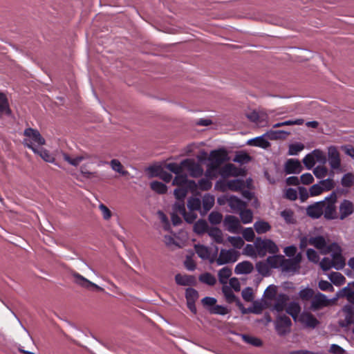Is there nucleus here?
Masks as SVG:
<instances>
[{"instance_id":"f257e3e1","label":"nucleus","mask_w":354,"mask_h":354,"mask_svg":"<svg viewBox=\"0 0 354 354\" xmlns=\"http://www.w3.org/2000/svg\"><path fill=\"white\" fill-rule=\"evenodd\" d=\"M335 248L331 251L330 257H324L319 263L321 268L327 271L332 268L336 270H341L345 266V261L342 255V250L337 244H334L332 248Z\"/></svg>"},{"instance_id":"f03ea898","label":"nucleus","mask_w":354,"mask_h":354,"mask_svg":"<svg viewBox=\"0 0 354 354\" xmlns=\"http://www.w3.org/2000/svg\"><path fill=\"white\" fill-rule=\"evenodd\" d=\"M228 160L227 153L224 149L213 150L210 152L208 160L209 163L205 172V176H211L223 162Z\"/></svg>"},{"instance_id":"7ed1b4c3","label":"nucleus","mask_w":354,"mask_h":354,"mask_svg":"<svg viewBox=\"0 0 354 354\" xmlns=\"http://www.w3.org/2000/svg\"><path fill=\"white\" fill-rule=\"evenodd\" d=\"M24 134L25 138L23 144L27 147L31 149L34 153H39L35 146L44 145L45 144L44 138L41 136L38 130L32 128H28L24 130Z\"/></svg>"},{"instance_id":"20e7f679","label":"nucleus","mask_w":354,"mask_h":354,"mask_svg":"<svg viewBox=\"0 0 354 354\" xmlns=\"http://www.w3.org/2000/svg\"><path fill=\"white\" fill-rule=\"evenodd\" d=\"M337 198V194L333 192L326 197L324 201H322V202H323V214L328 220L338 218V214L336 211L335 206Z\"/></svg>"},{"instance_id":"39448f33","label":"nucleus","mask_w":354,"mask_h":354,"mask_svg":"<svg viewBox=\"0 0 354 354\" xmlns=\"http://www.w3.org/2000/svg\"><path fill=\"white\" fill-rule=\"evenodd\" d=\"M337 301V297L335 296L332 299H328L324 294L318 292L315 294L311 300L310 309L313 311H317L334 305Z\"/></svg>"},{"instance_id":"423d86ee","label":"nucleus","mask_w":354,"mask_h":354,"mask_svg":"<svg viewBox=\"0 0 354 354\" xmlns=\"http://www.w3.org/2000/svg\"><path fill=\"white\" fill-rule=\"evenodd\" d=\"M338 324L342 328L354 325V304H346L339 312Z\"/></svg>"},{"instance_id":"0eeeda50","label":"nucleus","mask_w":354,"mask_h":354,"mask_svg":"<svg viewBox=\"0 0 354 354\" xmlns=\"http://www.w3.org/2000/svg\"><path fill=\"white\" fill-rule=\"evenodd\" d=\"M257 254L259 257H264L267 253L276 254L279 252L277 245L270 239H256Z\"/></svg>"},{"instance_id":"6e6552de","label":"nucleus","mask_w":354,"mask_h":354,"mask_svg":"<svg viewBox=\"0 0 354 354\" xmlns=\"http://www.w3.org/2000/svg\"><path fill=\"white\" fill-rule=\"evenodd\" d=\"M328 160L332 171L337 173H342L344 169L342 167L340 153L335 146L328 147Z\"/></svg>"},{"instance_id":"1a4fd4ad","label":"nucleus","mask_w":354,"mask_h":354,"mask_svg":"<svg viewBox=\"0 0 354 354\" xmlns=\"http://www.w3.org/2000/svg\"><path fill=\"white\" fill-rule=\"evenodd\" d=\"M308 243L309 245H313L323 254L330 253L331 251L335 250V248H332V246L335 243H328L322 236L310 237Z\"/></svg>"},{"instance_id":"9d476101","label":"nucleus","mask_w":354,"mask_h":354,"mask_svg":"<svg viewBox=\"0 0 354 354\" xmlns=\"http://www.w3.org/2000/svg\"><path fill=\"white\" fill-rule=\"evenodd\" d=\"M60 154L66 162L75 167H78L82 161L91 160L95 157L94 155L84 151L74 157H71L69 154L64 151H61Z\"/></svg>"},{"instance_id":"9b49d317","label":"nucleus","mask_w":354,"mask_h":354,"mask_svg":"<svg viewBox=\"0 0 354 354\" xmlns=\"http://www.w3.org/2000/svg\"><path fill=\"white\" fill-rule=\"evenodd\" d=\"M301 261V254H297L293 259H285L282 262L281 270L288 273H295L299 269V263Z\"/></svg>"},{"instance_id":"f8f14e48","label":"nucleus","mask_w":354,"mask_h":354,"mask_svg":"<svg viewBox=\"0 0 354 354\" xmlns=\"http://www.w3.org/2000/svg\"><path fill=\"white\" fill-rule=\"evenodd\" d=\"M239 252L233 249H222L216 259L218 265H223L229 263H234L237 261Z\"/></svg>"},{"instance_id":"ddd939ff","label":"nucleus","mask_w":354,"mask_h":354,"mask_svg":"<svg viewBox=\"0 0 354 354\" xmlns=\"http://www.w3.org/2000/svg\"><path fill=\"white\" fill-rule=\"evenodd\" d=\"M292 322L287 316L279 317L275 322V329L278 335L283 336L290 333Z\"/></svg>"},{"instance_id":"4468645a","label":"nucleus","mask_w":354,"mask_h":354,"mask_svg":"<svg viewBox=\"0 0 354 354\" xmlns=\"http://www.w3.org/2000/svg\"><path fill=\"white\" fill-rule=\"evenodd\" d=\"M172 185L189 187V190L192 192H194L197 188L196 183L194 180H188L187 176L182 173L176 175L172 181Z\"/></svg>"},{"instance_id":"2eb2a0df","label":"nucleus","mask_w":354,"mask_h":354,"mask_svg":"<svg viewBox=\"0 0 354 354\" xmlns=\"http://www.w3.org/2000/svg\"><path fill=\"white\" fill-rule=\"evenodd\" d=\"M223 225L226 230L231 233H239L241 225L238 218L232 215H227L223 220Z\"/></svg>"},{"instance_id":"dca6fc26","label":"nucleus","mask_w":354,"mask_h":354,"mask_svg":"<svg viewBox=\"0 0 354 354\" xmlns=\"http://www.w3.org/2000/svg\"><path fill=\"white\" fill-rule=\"evenodd\" d=\"M184 168L189 172L191 176L197 178L203 175V169L201 166L192 159H185L182 161Z\"/></svg>"},{"instance_id":"f3484780","label":"nucleus","mask_w":354,"mask_h":354,"mask_svg":"<svg viewBox=\"0 0 354 354\" xmlns=\"http://www.w3.org/2000/svg\"><path fill=\"white\" fill-rule=\"evenodd\" d=\"M354 212V204L348 201L344 200L341 202L339 206L338 218L340 220H344L348 216Z\"/></svg>"},{"instance_id":"a211bd4d","label":"nucleus","mask_w":354,"mask_h":354,"mask_svg":"<svg viewBox=\"0 0 354 354\" xmlns=\"http://www.w3.org/2000/svg\"><path fill=\"white\" fill-rule=\"evenodd\" d=\"M301 324L308 328H315L319 322L317 319L309 312H303L297 319Z\"/></svg>"},{"instance_id":"6ab92c4d","label":"nucleus","mask_w":354,"mask_h":354,"mask_svg":"<svg viewBox=\"0 0 354 354\" xmlns=\"http://www.w3.org/2000/svg\"><path fill=\"white\" fill-rule=\"evenodd\" d=\"M72 276L74 278V281L75 283L78 284L79 286L85 288H90L91 287L95 288L96 290L99 291H103L104 289L97 284L90 281L83 276H82L80 274L77 272H73Z\"/></svg>"},{"instance_id":"aec40b11","label":"nucleus","mask_w":354,"mask_h":354,"mask_svg":"<svg viewBox=\"0 0 354 354\" xmlns=\"http://www.w3.org/2000/svg\"><path fill=\"white\" fill-rule=\"evenodd\" d=\"M307 214L313 218H318L323 214V202L319 201L309 205L306 209Z\"/></svg>"},{"instance_id":"412c9836","label":"nucleus","mask_w":354,"mask_h":354,"mask_svg":"<svg viewBox=\"0 0 354 354\" xmlns=\"http://www.w3.org/2000/svg\"><path fill=\"white\" fill-rule=\"evenodd\" d=\"M227 201L234 212H239L246 207V203L245 202L234 196H230Z\"/></svg>"},{"instance_id":"4be33fe9","label":"nucleus","mask_w":354,"mask_h":354,"mask_svg":"<svg viewBox=\"0 0 354 354\" xmlns=\"http://www.w3.org/2000/svg\"><path fill=\"white\" fill-rule=\"evenodd\" d=\"M253 270V264L248 261H244L236 264L234 272L236 274H248L251 273Z\"/></svg>"},{"instance_id":"5701e85b","label":"nucleus","mask_w":354,"mask_h":354,"mask_svg":"<svg viewBox=\"0 0 354 354\" xmlns=\"http://www.w3.org/2000/svg\"><path fill=\"white\" fill-rule=\"evenodd\" d=\"M222 291L227 302H236L237 306L240 308L242 307V304L240 302L239 299L236 298L232 291V289H231L227 284L223 285Z\"/></svg>"},{"instance_id":"b1692460","label":"nucleus","mask_w":354,"mask_h":354,"mask_svg":"<svg viewBox=\"0 0 354 354\" xmlns=\"http://www.w3.org/2000/svg\"><path fill=\"white\" fill-rule=\"evenodd\" d=\"M301 166L299 160L290 159L285 165V171L287 174H299Z\"/></svg>"},{"instance_id":"393cba45","label":"nucleus","mask_w":354,"mask_h":354,"mask_svg":"<svg viewBox=\"0 0 354 354\" xmlns=\"http://www.w3.org/2000/svg\"><path fill=\"white\" fill-rule=\"evenodd\" d=\"M266 136H258L254 138L248 140L247 144L250 146L259 147L263 149H266L270 147V142L265 138Z\"/></svg>"},{"instance_id":"a878e982","label":"nucleus","mask_w":354,"mask_h":354,"mask_svg":"<svg viewBox=\"0 0 354 354\" xmlns=\"http://www.w3.org/2000/svg\"><path fill=\"white\" fill-rule=\"evenodd\" d=\"M220 174L223 178L237 176L239 175V170L235 165L232 163H228L220 169Z\"/></svg>"},{"instance_id":"bb28decb","label":"nucleus","mask_w":354,"mask_h":354,"mask_svg":"<svg viewBox=\"0 0 354 354\" xmlns=\"http://www.w3.org/2000/svg\"><path fill=\"white\" fill-rule=\"evenodd\" d=\"M335 297H337V299L340 297H346L350 302L349 304H354V291L348 286L338 291Z\"/></svg>"},{"instance_id":"cd10ccee","label":"nucleus","mask_w":354,"mask_h":354,"mask_svg":"<svg viewBox=\"0 0 354 354\" xmlns=\"http://www.w3.org/2000/svg\"><path fill=\"white\" fill-rule=\"evenodd\" d=\"M286 312L293 318L295 321H297L299 317V313L301 312V307L297 302L292 301L290 302L287 308Z\"/></svg>"},{"instance_id":"c85d7f7f","label":"nucleus","mask_w":354,"mask_h":354,"mask_svg":"<svg viewBox=\"0 0 354 354\" xmlns=\"http://www.w3.org/2000/svg\"><path fill=\"white\" fill-rule=\"evenodd\" d=\"M207 234L216 243H223V235L219 228L216 227H209L207 230Z\"/></svg>"},{"instance_id":"c756f323","label":"nucleus","mask_w":354,"mask_h":354,"mask_svg":"<svg viewBox=\"0 0 354 354\" xmlns=\"http://www.w3.org/2000/svg\"><path fill=\"white\" fill-rule=\"evenodd\" d=\"M225 185L228 189L234 192L241 191L245 188V182L241 179H235L226 181Z\"/></svg>"},{"instance_id":"7c9ffc66","label":"nucleus","mask_w":354,"mask_h":354,"mask_svg":"<svg viewBox=\"0 0 354 354\" xmlns=\"http://www.w3.org/2000/svg\"><path fill=\"white\" fill-rule=\"evenodd\" d=\"M11 110L10 109L8 100L6 95L0 92V118L3 115H10Z\"/></svg>"},{"instance_id":"2f4dec72","label":"nucleus","mask_w":354,"mask_h":354,"mask_svg":"<svg viewBox=\"0 0 354 354\" xmlns=\"http://www.w3.org/2000/svg\"><path fill=\"white\" fill-rule=\"evenodd\" d=\"M179 212L183 216L185 220L189 223H193L196 218H197V214L195 213V211L189 210V212H187L185 208L184 203L178 205Z\"/></svg>"},{"instance_id":"473e14b6","label":"nucleus","mask_w":354,"mask_h":354,"mask_svg":"<svg viewBox=\"0 0 354 354\" xmlns=\"http://www.w3.org/2000/svg\"><path fill=\"white\" fill-rule=\"evenodd\" d=\"M264 308V306L262 302L259 301H254L252 303V306L248 308H242L241 310L243 313H252L257 315L261 314Z\"/></svg>"},{"instance_id":"72a5a7b5","label":"nucleus","mask_w":354,"mask_h":354,"mask_svg":"<svg viewBox=\"0 0 354 354\" xmlns=\"http://www.w3.org/2000/svg\"><path fill=\"white\" fill-rule=\"evenodd\" d=\"M283 259L284 257L283 255H273L268 257L266 260L270 268H281Z\"/></svg>"},{"instance_id":"f704fd0d","label":"nucleus","mask_w":354,"mask_h":354,"mask_svg":"<svg viewBox=\"0 0 354 354\" xmlns=\"http://www.w3.org/2000/svg\"><path fill=\"white\" fill-rule=\"evenodd\" d=\"M330 281L336 286L343 285L346 282L345 277L339 272H332L328 275Z\"/></svg>"},{"instance_id":"c9c22d12","label":"nucleus","mask_w":354,"mask_h":354,"mask_svg":"<svg viewBox=\"0 0 354 354\" xmlns=\"http://www.w3.org/2000/svg\"><path fill=\"white\" fill-rule=\"evenodd\" d=\"M189 187H177L174 190V195L176 199L181 202V204L184 203V200L186 198Z\"/></svg>"},{"instance_id":"e433bc0d","label":"nucleus","mask_w":354,"mask_h":354,"mask_svg":"<svg viewBox=\"0 0 354 354\" xmlns=\"http://www.w3.org/2000/svg\"><path fill=\"white\" fill-rule=\"evenodd\" d=\"M214 196L206 194L203 196L202 203L204 214L207 213L214 205Z\"/></svg>"},{"instance_id":"4c0bfd02","label":"nucleus","mask_w":354,"mask_h":354,"mask_svg":"<svg viewBox=\"0 0 354 354\" xmlns=\"http://www.w3.org/2000/svg\"><path fill=\"white\" fill-rule=\"evenodd\" d=\"M254 228L257 234H264L270 230V225L264 221H256L254 224Z\"/></svg>"},{"instance_id":"58836bf2","label":"nucleus","mask_w":354,"mask_h":354,"mask_svg":"<svg viewBox=\"0 0 354 354\" xmlns=\"http://www.w3.org/2000/svg\"><path fill=\"white\" fill-rule=\"evenodd\" d=\"M288 300V297L287 295H279L274 305V309L276 310L277 312H282L286 306Z\"/></svg>"},{"instance_id":"ea45409f","label":"nucleus","mask_w":354,"mask_h":354,"mask_svg":"<svg viewBox=\"0 0 354 354\" xmlns=\"http://www.w3.org/2000/svg\"><path fill=\"white\" fill-rule=\"evenodd\" d=\"M175 280L177 284L180 286H189L194 283V277L188 275H182L178 274L175 276Z\"/></svg>"},{"instance_id":"a19ab883","label":"nucleus","mask_w":354,"mask_h":354,"mask_svg":"<svg viewBox=\"0 0 354 354\" xmlns=\"http://www.w3.org/2000/svg\"><path fill=\"white\" fill-rule=\"evenodd\" d=\"M232 270L230 268L224 267L218 272V279L223 285L227 284V280L232 275Z\"/></svg>"},{"instance_id":"79ce46f5","label":"nucleus","mask_w":354,"mask_h":354,"mask_svg":"<svg viewBox=\"0 0 354 354\" xmlns=\"http://www.w3.org/2000/svg\"><path fill=\"white\" fill-rule=\"evenodd\" d=\"M315 295L314 290L308 287L302 288L299 292V297L303 301H307L310 299H313V297Z\"/></svg>"},{"instance_id":"37998d69","label":"nucleus","mask_w":354,"mask_h":354,"mask_svg":"<svg viewBox=\"0 0 354 354\" xmlns=\"http://www.w3.org/2000/svg\"><path fill=\"white\" fill-rule=\"evenodd\" d=\"M111 169L122 176H127L129 172L124 169L121 162L117 159H113L109 162Z\"/></svg>"},{"instance_id":"c03bdc74","label":"nucleus","mask_w":354,"mask_h":354,"mask_svg":"<svg viewBox=\"0 0 354 354\" xmlns=\"http://www.w3.org/2000/svg\"><path fill=\"white\" fill-rule=\"evenodd\" d=\"M209 227H208L207 223L205 220H198L194 225V231L198 234H201L205 232H207V230Z\"/></svg>"},{"instance_id":"a18cd8bd","label":"nucleus","mask_w":354,"mask_h":354,"mask_svg":"<svg viewBox=\"0 0 354 354\" xmlns=\"http://www.w3.org/2000/svg\"><path fill=\"white\" fill-rule=\"evenodd\" d=\"M239 212L241 222L244 224L252 223L253 219V213L250 209H242Z\"/></svg>"},{"instance_id":"49530a36","label":"nucleus","mask_w":354,"mask_h":354,"mask_svg":"<svg viewBox=\"0 0 354 354\" xmlns=\"http://www.w3.org/2000/svg\"><path fill=\"white\" fill-rule=\"evenodd\" d=\"M187 205L191 211H199L201 207V201L198 198L191 197L188 199Z\"/></svg>"},{"instance_id":"de8ad7c7","label":"nucleus","mask_w":354,"mask_h":354,"mask_svg":"<svg viewBox=\"0 0 354 354\" xmlns=\"http://www.w3.org/2000/svg\"><path fill=\"white\" fill-rule=\"evenodd\" d=\"M150 187L159 194H165L167 191V187L164 183L158 181H152L150 183Z\"/></svg>"},{"instance_id":"09e8293b","label":"nucleus","mask_w":354,"mask_h":354,"mask_svg":"<svg viewBox=\"0 0 354 354\" xmlns=\"http://www.w3.org/2000/svg\"><path fill=\"white\" fill-rule=\"evenodd\" d=\"M39 153H37L39 155V156L46 162L54 163L55 165H57L59 167V165L57 163L55 162V158L50 153V152L44 149H38Z\"/></svg>"},{"instance_id":"8fccbe9b","label":"nucleus","mask_w":354,"mask_h":354,"mask_svg":"<svg viewBox=\"0 0 354 354\" xmlns=\"http://www.w3.org/2000/svg\"><path fill=\"white\" fill-rule=\"evenodd\" d=\"M243 254L250 257L256 258L258 256L256 241L254 245L247 244L243 249Z\"/></svg>"},{"instance_id":"3c124183","label":"nucleus","mask_w":354,"mask_h":354,"mask_svg":"<svg viewBox=\"0 0 354 354\" xmlns=\"http://www.w3.org/2000/svg\"><path fill=\"white\" fill-rule=\"evenodd\" d=\"M270 266L266 261H259L256 264V268L259 273L263 276H267L270 272Z\"/></svg>"},{"instance_id":"603ef678","label":"nucleus","mask_w":354,"mask_h":354,"mask_svg":"<svg viewBox=\"0 0 354 354\" xmlns=\"http://www.w3.org/2000/svg\"><path fill=\"white\" fill-rule=\"evenodd\" d=\"M250 160L251 157L247 153L242 151L237 153L233 159L234 162L240 164H245L249 162Z\"/></svg>"},{"instance_id":"864d4df0","label":"nucleus","mask_w":354,"mask_h":354,"mask_svg":"<svg viewBox=\"0 0 354 354\" xmlns=\"http://www.w3.org/2000/svg\"><path fill=\"white\" fill-rule=\"evenodd\" d=\"M241 337L245 342L254 346H261L263 344L262 341L259 338L256 337L248 335H241Z\"/></svg>"},{"instance_id":"5fc2aeb1","label":"nucleus","mask_w":354,"mask_h":354,"mask_svg":"<svg viewBox=\"0 0 354 354\" xmlns=\"http://www.w3.org/2000/svg\"><path fill=\"white\" fill-rule=\"evenodd\" d=\"M213 176H214V172H212L211 176H206V178H205L201 179L198 181L197 186L198 185L199 188L201 190L206 191V190L209 189L212 187V184L210 179L208 178H212Z\"/></svg>"},{"instance_id":"6e6d98bb","label":"nucleus","mask_w":354,"mask_h":354,"mask_svg":"<svg viewBox=\"0 0 354 354\" xmlns=\"http://www.w3.org/2000/svg\"><path fill=\"white\" fill-rule=\"evenodd\" d=\"M304 122V120L301 118L296 119V120H289L282 122H278L273 125V128H278L283 126H289V125H301Z\"/></svg>"},{"instance_id":"4d7b16f0","label":"nucleus","mask_w":354,"mask_h":354,"mask_svg":"<svg viewBox=\"0 0 354 354\" xmlns=\"http://www.w3.org/2000/svg\"><path fill=\"white\" fill-rule=\"evenodd\" d=\"M304 149V145L300 142L293 143L289 145L288 155L296 156Z\"/></svg>"},{"instance_id":"13d9d810","label":"nucleus","mask_w":354,"mask_h":354,"mask_svg":"<svg viewBox=\"0 0 354 354\" xmlns=\"http://www.w3.org/2000/svg\"><path fill=\"white\" fill-rule=\"evenodd\" d=\"M184 165H182V162L180 164H177L176 162H170L166 165V168L169 169L171 172L175 174L176 175L182 173Z\"/></svg>"},{"instance_id":"bf43d9fd","label":"nucleus","mask_w":354,"mask_h":354,"mask_svg":"<svg viewBox=\"0 0 354 354\" xmlns=\"http://www.w3.org/2000/svg\"><path fill=\"white\" fill-rule=\"evenodd\" d=\"M313 174L317 178L322 179L328 174V169L325 166H317L313 169Z\"/></svg>"},{"instance_id":"052dcab7","label":"nucleus","mask_w":354,"mask_h":354,"mask_svg":"<svg viewBox=\"0 0 354 354\" xmlns=\"http://www.w3.org/2000/svg\"><path fill=\"white\" fill-rule=\"evenodd\" d=\"M320 185H322V188L323 189V192H328L331 189H333L335 186V183L333 178H328L325 180H322L319 181Z\"/></svg>"},{"instance_id":"680f3d73","label":"nucleus","mask_w":354,"mask_h":354,"mask_svg":"<svg viewBox=\"0 0 354 354\" xmlns=\"http://www.w3.org/2000/svg\"><path fill=\"white\" fill-rule=\"evenodd\" d=\"M209 221L213 225H217L221 223L223 215L218 212H212L208 216Z\"/></svg>"},{"instance_id":"e2e57ef3","label":"nucleus","mask_w":354,"mask_h":354,"mask_svg":"<svg viewBox=\"0 0 354 354\" xmlns=\"http://www.w3.org/2000/svg\"><path fill=\"white\" fill-rule=\"evenodd\" d=\"M196 252L199 257L207 259L209 257V249L204 245H196Z\"/></svg>"},{"instance_id":"0e129e2a","label":"nucleus","mask_w":354,"mask_h":354,"mask_svg":"<svg viewBox=\"0 0 354 354\" xmlns=\"http://www.w3.org/2000/svg\"><path fill=\"white\" fill-rule=\"evenodd\" d=\"M342 185L345 187H350L354 183V175L351 173H347L342 178Z\"/></svg>"},{"instance_id":"69168bd1","label":"nucleus","mask_w":354,"mask_h":354,"mask_svg":"<svg viewBox=\"0 0 354 354\" xmlns=\"http://www.w3.org/2000/svg\"><path fill=\"white\" fill-rule=\"evenodd\" d=\"M311 154L313 156L315 162H319L321 163L326 162V157L323 151L320 149H315L311 152Z\"/></svg>"},{"instance_id":"338daca9","label":"nucleus","mask_w":354,"mask_h":354,"mask_svg":"<svg viewBox=\"0 0 354 354\" xmlns=\"http://www.w3.org/2000/svg\"><path fill=\"white\" fill-rule=\"evenodd\" d=\"M199 279L201 282L213 286L216 283V278L209 273H205L199 277Z\"/></svg>"},{"instance_id":"774afa93","label":"nucleus","mask_w":354,"mask_h":354,"mask_svg":"<svg viewBox=\"0 0 354 354\" xmlns=\"http://www.w3.org/2000/svg\"><path fill=\"white\" fill-rule=\"evenodd\" d=\"M281 216L287 223L295 222L294 213L291 209H284L281 212Z\"/></svg>"}]
</instances>
